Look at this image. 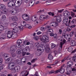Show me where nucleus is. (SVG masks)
Listing matches in <instances>:
<instances>
[{"label": "nucleus", "instance_id": "obj_26", "mask_svg": "<svg viewBox=\"0 0 76 76\" xmlns=\"http://www.w3.org/2000/svg\"><path fill=\"white\" fill-rule=\"evenodd\" d=\"M71 44L72 46H75L76 45V42L75 40H72L71 41Z\"/></svg>", "mask_w": 76, "mask_h": 76}, {"label": "nucleus", "instance_id": "obj_53", "mask_svg": "<svg viewBox=\"0 0 76 76\" xmlns=\"http://www.w3.org/2000/svg\"><path fill=\"white\" fill-rule=\"evenodd\" d=\"M22 47L24 49L26 48V45L24 44H23L22 45Z\"/></svg>", "mask_w": 76, "mask_h": 76}, {"label": "nucleus", "instance_id": "obj_30", "mask_svg": "<svg viewBox=\"0 0 76 76\" xmlns=\"http://www.w3.org/2000/svg\"><path fill=\"white\" fill-rule=\"evenodd\" d=\"M18 24L17 23L14 22L13 23H12L11 24V26H12L13 27H16L17 26Z\"/></svg>", "mask_w": 76, "mask_h": 76}, {"label": "nucleus", "instance_id": "obj_58", "mask_svg": "<svg viewBox=\"0 0 76 76\" xmlns=\"http://www.w3.org/2000/svg\"><path fill=\"white\" fill-rule=\"evenodd\" d=\"M45 29V28L43 27H42L40 28L41 31H43V30H44V29Z\"/></svg>", "mask_w": 76, "mask_h": 76}, {"label": "nucleus", "instance_id": "obj_64", "mask_svg": "<svg viewBox=\"0 0 76 76\" xmlns=\"http://www.w3.org/2000/svg\"><path fill=\"white\" fill-rule=\"evenodd\" d=\"M59 31L60 34H62V30L61 29H59Z\"/></svg>", "mask_w": 76, "mask_h": 76}, {"label": "nucleus", "instance_id": "obj_2", "mask_svg": "<svg viewBox=\"0 0 76 76\" xmlns=\"http://www.w3.org/2000/svg\"><path fill=\"white\" fill-rule=\"evenodd\" d=\"M73 64V62L72 61H69L67 63V65H68V66H67L66 67L67 72L66 73L67 75H70V74L72 73L71 70V69H70V68H71L70 66H72Z\"/></svg>", "mask_w": 76, "mask_h": 76}, {"label": "nucleus", "instance_id": "obj_22", "mask_svg": "<svg viewBox=\"0 0 76 76\" xmlns=\"http://www.w3.org/2000/svg\"><path fill=\"white\" fill-rule=\"evenodd\" d=\"M22 53H23V50L21 49L18 50L16 52V53L18 55L21 54Z\"/></svg>", "mask_w": 76, "mask_h": 76}, {"label": "nucleus", "instance_id": "obj_27", "mask_svg": "<svg viewBox=\"0 0 76 76\" xmlns=\"http://www.w3.org/2000/svg\"><path fill=\"white\" fill-rule=\"evenodd\" d=\"M5 27L6 26H0V31H3Z\"/></svg>", "mask_w": 76, "mask_h": 76}, {"label": "nucleus", "instance_id": "obj_42", "mask_svg": "<svg viewBox=\"0 0 76 76\" xmlns=\"http://www.w3.org/2000/svg\"><path fill=\"white\" fill-rule=\"evenodd\" d=\"M11 56L12 57H15L16 55V54H15V53H11Z\"/></svg>", "mask_w": 76, "mask_h": 76}, {"label": "nucleus", "instance_id": "obj_1", "mask_svg": "<svg viewBox=\"0 0 76 76\" xmlns=\"http://www.w3.org/2000/svg\"><path fill=\"white\" fill-rule=\"evenodd\" d=\"M15 63L13 62H11L8 65V68L9 69L13 71V73L19 72L20 69V67L19 66H17L15 67Z\"/></svg>", "mask_w": 76, "mask_h": 76}, {"label": "nucleus", "instance_id": "obj_49", "mask_svg": "<svg viewBox=\"0 0 76 76\" xmlns=\"http://www.w3.org/2000/svg\"><path fill=\"white\" fill-rule=\"evenodd\" d=\"M72 48H68V51H69V52H71L72 51Z\"/></svg>", "mask_w": 76, "mask_h": 76}, {"label": "nucleus", "instance_id": "obj_61", "mask_svg": "<svg viewBox=\"0 0 76 76\" xmlns=\"http://www.w3.org/2000/svg\"><path fill=\"white\" fill-rule=\"evenodd\" d=\"M53 37H54V38H57V34H54L53 35Z\"/></svg>", "mask_w": 76, "mask_h": 76}, {"label": "nucleus", "instance_id": "obj_46", "mask_svg": "<svg viewBox=\"0 0 76 76\" xmlns=\"http://www.w3.org/2000/svg\"><path fill=\"white\" fill-rule=\"evenodd\" d=\"M55 27L56 26H58L59 25V23H58L57 22H55Z\"/></svg>", "mask_w": 76, "mask_h": 76}, {"label": "nucleus", "instance_id": "obj_31", "mask_svg": "<svg viewBox=\"0 0 76 76\" xmlns=\"http://www.w3.org/2000/svg\"><path fill=\"white\" fill-rule=\"evenodd\" d=\"M51 45H51V48H52V49L54 48H56V45L55 44L52 43Z\"/></svg>", "mask_w": 76, "mask_h": 76}, {"label": "nucleus", "instance_id": "obj_47", "mask_svg": "<svg viewBox=\"0 0 76 76\" xmlns=\"http://www.w3.org/2000/svg\"><path fill=\"white\" fill-rule=\"evenodd\" d=\"M70 22H71V20H69L68 23L66 24L65 25H66V26H69V23H70Z\"/></svg>", "mask_w": 76, "mask_h": 76}, {"label": "nucleus", "instance_id": "obj_17", "mask_svg": "<svg viewBox=\"0 0 76 76\" xmlns=\"http://www.w3.org/2000/svg\"><path fill=\"white\" fill-rule=\"evenodd\" d=\"M0 9H1L2 10H6V7L4 5L0 4Z\"/></svg>", "mask_w": 76, "mask_h": 76}, {"label": "nucleus", "instance_id": "obj_44", "mask_svg": "<svg viewBox=\"0 0 76 76\" xmlns=\"http://www.w3.org/2000/svg\"><path fill=\"white\" fill-rule=\"evenodd\" d=\"M22 18L23 19H24V20H25L27 21V20H29L28 19H26V17H25V16H23V15H22Z\"/></svg>", "mask_w": 76, "mask_h": 76}, {"label": "nucleus", "instance_id": "obj_41", "mask_svg": "<svg viewBox=\"0 0 76 76\" xmlns=\"http://www.w3.org/2000/svg\"><path fill=\"white\" fill-rule=\"evenodd\" d=\"M18 28L19 29V30H20V31H21L22 29H23V26H19Z\"/></svg>", "mask_w": 76, "mask_h": 76}, {"label": "nucleus", "instance_id": "obj_18", "mask_svg": "<svg viewBox=\"0 0 76 76\" xmlns=\"http://www.w3.org/2000/svg\"><path fill=\"white\" fill-rule=\"evenodd\" d=\"M68 13H69V14ZM63 15L64 16H69V12L67 11L64 12H63Z\"/></svg>", "mask_w": 76, "mask_h": 76}, {"label": "nucleus", "instance_id": "obj_63", "mask_svg": "<svg viewBox=\"0 0 76 76\" xmlns=\"http://www.w3.org/2000/svg\"><path fill=\"white\" fill-rule=\"evenodd\" d=\"M11 13L12 15H15L16 13V12H14V11L11 12Z\"/></svg>", "mask_w": 76, "mask_h": 76}, {"label": "nucleus", "instance_id": "obj_32", "mask_svg": "<svg viewBox=\"0 0 76 76\" xmlns=\"http://www.w3.org/2000/svg\"><path fill=\"white\" fill-rule=\"evenodd\" d=\"M6 16L5 15H2V18H1V20H2L3 21L4 20H6Z\"/></svg>", "mask_w": 76, "mask_h": 76}, {"label": "nucleus", "instance_id": "obj_51", "mask_svg": "<svg viewBox=\"0 0 76 76\" xmlns=\"http://www.w3.org/2000/svg\"><path fill=\"white\" fill-rule=\"evenodd\" d=\"M37 60V58H35L34 59H33L31 61V63H34L35 61Z\"/></svg>", "mask_w": 76, "mask_h": 76}, {"label": "nucleus", "instance_id": "obj_19", "mask_svg": "<svg viewBox=\"0 0 76 76\" xmlns=\"http://www.w3.org/2000/svg\"><path fill=\"white\" fill-rule=\"evenodd\" d=\"M26 58H23L21 59V64L23 63V64H25L26 63Z\"/></svg>", "mask_w": 76, "mask_h": 76}, {"label": "nucleus", "instance_id": "obj_37", "mask_svg": "<svg viewBox=\"0 0 76 76\" xmlns=\"http://www.w3.org/2000/svg\"><path fill=\"white\" fill-rule=\"evenodd\" d=\"M70 69H71L72 70L71 71H72L73 72H76V69L75 68H70ZM75 75H76V74H75Z\"/></svg>", "mask_w": 76, "mask_h": 76}, {"label": "nucleus", "instance_id": "obj_59", "mask_svg": "<svg viewBox=\"0 0 76 76\" xmlns=\"http://www.w3.org/2000/svg\"><path fill=\"white\" fill-rule=\"evenodd\" d=\"M3 63V59L1 58H0V64H2Z\"/></svg>", "mask_w": 76, "mask_h": 76}, {"label": "nucleus", "instance_id": "obj_13", "mask_svg": "<svg viewBox=\"0 0 76 76\" xmlns=\"http://www.w3.org/2000/svg\"><path fill=\"white\" fill-rule=\"evenodd\" d=\"M55 17L56 18V21H57L59 23H60V22H61V18L60 16H55L54 17V18H55Z\"/></svg>", "mask_w": 76, "mask_h": 76}, {"label": "nucleus", "instance_id": "obj_6", "mask_svg": "<svg viewBox=\"0 0 76 76\" xmlns=\"http://www.w3.org/2000/svg\"><path fill=\"white\" fill-rule=\"evenodd\" d=\"M49 18V16L48 15H40V20H44L45 19H48Z\"/></svg>", "mask_w": 76, "mask_h": 76}, {"label": "nucleus", "instance_id": "obj_60", "mask_svg": "<svg viewBox=\"0 0 76 76\" xmlns=\"http://www.w3.org/2000/svg\"><path fill=\"white\" fill-rule=\"evenodd\" d=\"M64 10V9H62L61 10H60L59 11V10H58V12H59V13H61V12H63V11Z\"/></svg>", "mask_w": 76, "mask_h": 76}, {"label": "nucleus", "instance_id": "obj_50", "mask_svg": "<svg viewBox=\"0 0 76 76\" xmlns=\"http://www.w3.org/2000/svg\"><path fill=\"white\" fill-rule=\"evenodd\" d=\"M28 6L30 7H32V6H33V5L31 4V2L30 1L28 4Z\"/></svg>", "mask_w": 76, "mask_h": 76}, {"label": "nucleus", "instance_id": "obj_36", "mask_svg": "<svg viewBox=\"0 0 76 76\" xmlns=\"http://www.w3.org/2000/svg\"><path fill=\"white\" fill-rule=\"evenodd\" d=\"M36 22H36L37 23H40L41 22V21L40 19H37L35 20Z\"/></svg>", "mask_w": 76, "mask_h": 76}, {"label": "nucleus", "instance_id": "obj_43", "mask_svg": "<svg viewBox=\"0 0 76 76\" xmlns=\"http://www.w3.org/2000/svg\"><path fill=\"white\" fill-rule=\"evenodd\" d=\"M22 18L23 19H24V20H25L27 21V20H29L28 19H26V17H25V16H23V15H22Z\"/></svg>", "mask_w": 76, "mask_h": 76}, {"label": "nucleus", "instance_id": "obj_35", "mask_svg": "<svg viewBox=\"0 0 76 76\" xmlns=\"http://www.w3.org/2000/svg\"><path fill=\"white\" fill-rule=\"evenodd\" d=\"M48 14L49 15H52V16H54V13L53 12L52 13V12H50L48 13Z\"/></svg>", "mask_w": 76, "mask_h": 76}, {"label": "nucleus", "instance_id": "obj_54", "mask_svg": "<svg viewBox=\"0 0 76 76\" xmlns=\"http://www.w3.org/2000/svg\"><path fill=\"white\" fill-rule=\"evenodd\" d=\"M53 31V29H49V30H48V31H47V32H52Z\"/></svg>", "mask_w": 76, "mask_h": 76}, {"label": "nucleus", "instance_id": "obj_48", "mask_svg": "<svg viewBox=\"0 0 76 76\" xmlns=\"http://www.w3.org/2000/svg\"><path fill=\"white\" fill-rule=\"evenodd\" d=\"M48 36L43 35L42 37V38H48Z\"/></svg>", "mask_w": 76, "mask_h": 76}, {"label": "nucleus", "instance_id": "obj_3", "mask_svg": "<svg viewBox=\"0 0 76 76\" xmlns=\"http://www.w3.org/2000/svg\"><path fill=\"white\" fill-rule=\"evenodd\" d=\"M65 72V70L63 68H60L59 69L57 70L56 71H54V70H52L49 72V74L50 75V74H51L52 73H58V72H60V73H61L63 74Z\"/></svg>", "mask_w": 76, "mask_h": 76}, {"label": "nucleus", "instance_id": "obj_5", "mask_svg": "<svg viewBox=\"0 0 76 76\" xmlns=\"http://www.w3.org/2000/svg\"><path fill=\"white\" fill-rule=\"evenodd\" d=\"M16 2L15 0H12L11 2H8V5L9 7H12V6H14V4Z\"/></svg>", "mask_w": 76, "mask_h": 76}, {"label": "nucleus", "instance_id": "obj_23", "mask_svg": "<svg viewBox=\"0 0 76 76\" xmlns=\"http://www.w3.org/2000/svg\"><path fill=\"white\" fill-rule=\"evenodd\" d=\"M69 21V20H68V18H64V20H63V23H65L66 24V23H68V22Z\"/></svg>", "mask_w": 76, "mask_h": 76}, {"label": "nucleus", "instance_id": "obj_7", "mask_svg": "<svg viewBox=\"0 0 76 76\" xmlns=\"http://www.w3.org/2000/svg\"><path fill=\"white\" fill-rule=\"evenodd\" d=\"M13 32L10 31H8L7 32V37L8 38H10L13 35Z\"/></svg>", "mask_w": 76, "mask_h": 76}, {"label": "nucleus", "instance_id": "obj_15", "mask_svg": "<svg viewBox=\"0 0 76 76\" xmlns=\"http://www.w3.org/2000/svg\"><path fill=\"white\" fill-rule=\"evenodd\" d=\"M9 54L4 53V54L2 55L4 59H7V58H10L9 57Z\"/></svg>", "mask_w": 76, "mask_h": 76}, {"label": "nucleus", "instance_id": "obj_14", "mask_svg": "<svg viewBox=\"0 0 76 76\" xmlns=\"http://www.w3.org/2000/svg\"><path fill=\"white\" fill-rule=\"evenodd\" d=\"M66 40L65 39H63L62 40V42H61L60 43L59 47H60L61 48H62V47H63V45L65 43H66Z\"/></svg>", "mask_w": 76, "mask_h": 76}, {"label": "nucleus", "instance_id": "obj_9", "mask_svg": "<svg viewBox=\"0 0 76 76\" xmlns=\"http://www.w3.org/2000/svg\"><path fill=\"white\" fill-rule=\"evenodd\" d=\"M17 42V43L16 45L17 47H18V48H19V47H20V44H22V40H21L20 39H19L18 40Z\"/></svg>", "mask_w": 76, "mask_h": 76}, {"label": "nucleus", "instance_id": "obj_21", "mask_svg": "<svg viewBox=\"0 0 76 76\" xmlns=\"http://www.w3.org/2000/svg\"><path fill=\"white\" fill-rule=\"evenodd\" d=\"M22 59L20 58L18 59L15 61V62L17 64H19V63H21Z\"/></svg>", "mask_w": 76, "mask_h": 76}, {"label": "nucleus", "instance_id": "obj_34", "mask_svg": "<svg viewBox=\"0 0 76 76\" xmlns=\"http://www.w3.org/2000/svg\"><path fill=\"white\" fill-rule=\"evenodd\" d=\"M72 60L73 61H75L76 62V56L75 55L72 58Z\"/></svg>", "mask_w": 76, "mask_h": 76}, {"label": "nucleus", "instance_id": "obj_45", "mask_svg": "<svg viewBox=\"0 0 76 76\" xmlns=\"http://www.w3.org/2000/svg\"><path fill=\"white\" fill-rule=\"evenodd\" d=\"M22 18L23 19H24V20H25L27 21V20H29L28 19H26V17H25V16H23V15H22Z\"/></svg>", "mask_w": 76, "mask_h": 76}, {"label": "nucleus", "instance_id": "obj_10", "mask_svg": "<svg viewBox=\"0 0 76 76\" xmlns=\"http://www.w3.org/2000/svg\"><path fill=\"white\" fill-rule=\"evenodd\" d=\"M16 47H17L16 45H12L11 46L10 48V51H15L16 50Z\"/></svg>", "mask_w": 76, "mask_h": 76}, {"label": "nucleus", "instance_id": "obj_4", "mask_svg": "<svg viewBox=\"0 0 76 76\" xmlns=\"http://www.w3.org/2000/svg\"><path fill=\"white\" fill-rule=\"evenodd\" d=\"M43 47H45L44 45H41V46H39L37 47V49H39V51L40 53H42L44 51V49H43Z\"/></svg>", "mask_w": 76, "mask_h": 76}, {"label": "nucleus", "instance_id": "obj_12", "mask_svg": "<svg viewBox=\"0 0 76 76\" xmlns=\"http://www.w3.org/2000/svg\"><path fill=\"white\" fill-rule=\"evenodd\" d=\"M40 40L45 43H47V42H49L48 38H45V39L43 38H40Z\"/></svg>", "mask_w": 76, "mask_h": 76}, {"label": "nucleus", "instance_id": "obj_20", "mask_svg": "<svg viewBox=\"0 0 76 76\" xmlns=\"http://www.w3.org/2000/svg\"><path fill=\"white\" fill-rule=\"evenodd\" d=\"M5 61V63L7 64L9 62H8L10 61V62H11L12 61V58L11 57L9 58H7V59H4Z\"/></svg>", "mask_w": 76, "mask_h": 76}, {"label": "nucleus", "instance_id": "obj_55", "mask_svg": "<svg viewBox=\"0 0 76 76\" xmlns=\"http://www.w3.org/2000/svg\"><path fill=\"white\" fill-rule=\"evenodd\" d=\"M71 16H72V17H73L75 15V13H73V12H71Z\"/></svg>", "mask_w": 76, "mask_h": 76}, {"label": "nucleus", "instance_id": "obj_52", "mask_svg": "<svg viewBox=\"0 0 76 76\" xmlns=\"http://www.w3.org/2000/svg\"><path fill=\"white\" fill-rule=\"evenodd\" d=\"M75 19H73L71 22L70 24H72L73 25L74 23L75 22Z\"/></svg>", "mask_w": 76, "mask_h": 76}, {"label": "nucleus", "instance_id": "obj_57", "mask_svg": "<svg viewBox=\"0 0 76 76\" xmlns=\"http://www.w3.org/2000/svg\"><path fill=\"white\" fill-rule=\"evenodd\" d=\"M58 63V61H56V63H55V64H52V65H50V66H51H51H54L55 65H56V64H57Z\"/></svg>", "mask_w": 76, "mask_h": 76}, {"label": "nucleus", "instance_id": "obj_24", "mask_svg": "<svg viewBox=\"0 0 76 76\" xmlns=\"http://www.w3.org/2000/svg\"><path fill=\"white\" fill-rule=\"evenodd\" d=\"M18 20V18L16 16H14L12 18V20L13 22H15V21H16Z\"/></svg>", "mask_w": 76, "mask_h": 76}, {"label": "nucleus", "instance_id": "obj_62", "mask_svg": "<svg viewBox=\"0 0 76 76\" xmlns=\"http://www.w3.org/2000/svg\"><path fill=\"white\" fill-rule=\"evenodd\" d=\"M28 41V40L25 41L23 42V44H25V45H26Z\"/></svg>", "mask_w": 76, "mask_h": 76}, {"label": "nucleus", "instance_id": "obj_25", "mask_svg": "<svg viewBox=\"0 0 76 76\" xmlns=\"http://www.w3.org/2000/svg\"><path fill=\"white\" fill-rule=\"evenodd\" d=\"M19 29L18 28H13L12 31L14 32V33H17L18 32Z\"/></svg>", "mask_w": 76, "mask_h": 76}, {"label": "nucleus", "instance_id": "obj_28", "mask_svg": "<svg viewBox=\"0 0 76 76\" xmlns=\"http://www.w3.org/2000/svg\"><path fill=\"white\" fill-rule=\"evenodd\" d=\"M53 58V57L51 55V54H49L48 55V59H49V60H52Z\"/></svg>", "mask_w": 76, "mask_h": 76}, {"label": "nucleus", "instance_id": "obj_39", "mask_svg": "<svg viewBox=\"0 0 76 76\" xmlns=\"http://www.w3.org/2000/svg\"><path fill=\"white\" fill-rule=\"evenodd\" d=\"M72 58L71 57H66L64 58V59L65 60H70Z\"/></svg>", "mask_w": 76, "mask_h": 76}, {"label": "nucleus", "instance_id": "obj_11", "mask_svg": "<svg viewBox=\"0 0 76 76\" xmlns=\"http://www.w3.org/2000/svg\"><path fill=\"white\" fill-rule=\"evenodd\" d=\"M22 76H27L29 75V72L24 71L21 72Z\"/></svg>", "mask_w": 76, "mask_h": 76}, {"label": "nucleus", "instance_id": "obj_40", "mask_svg": "<svg viewBox=\"0 0 76 76\" xmlns=\"http://www.w3.org/2000/svg\"><path fill=\"white\" fill-rule=\"evenodd\" d=\"M30 2L34 6V4L35 3V0H32Z\"/></svg>", "mask_w": 76, "mask_h": 76}, {"label": "nucleus", "instance_id": "obj_29", "mask_svg": "<svg viewBox=\"0 0 76 76\" xmlns=\"http://www.w3.org/2000/svg\"><path fill=\"white\" fill-rule=\"evenodd\" d=\"M26 28H27L28 29H31V28H32V27L31 26V24H26Z\"/></svg>", "mask_w": 76, "mask_h": 76}, {"label": "nucleus", "instance_id": "obj_16", "mask_svg": "<svg viewBox=\"0 0 76 76\" xmlns=\"http://www.w3.org/2000/svg\"><path fill=\"white\" fill-rule=\"evenodd\" d=\"M40 49H37V50L35 52V54H36L38 56H40L42 53L41 52H40V51H39Z\"/></svg>", "mask_w": 76, "mask_h": 76}, {"label": "nucleus", "instance_id": "obj_56", "mask_svg": "<svg viewBox=\"0 0 76 76\" xmlns=\"http://www.w3.org/2000/svg\"><path fill=\"white\" fill-rule=\"evenodd\" d=\"M23 26H26V22H25V21H23Z\"/></svg>", "mask_w": 76, "mask_h": 76}, {"label": "nucleus", "instance_id": "obj_8", "mask_svg": "<svg viewBox=\"0 0 76 76\" xmlns=\"http://www.w3.org/2000/svg\"><path fill=\"white\" fill-rule=\"evenodd\" d=\"M48 45H49L48 44H46V45L45 46L46 48L45 50L46 53H50V51H51L50 48H49V46Z\"/></svg>", "mask_w": 76, "mask_h": 76}, {"label": "nucleus", "instance_id": "obj_33", "mask_svg": "<svg viewBox=\"0 0 76 76\" xmlns=\"http://www.w3.org/2000/svg\"><path fill=\"white\" fill-rule=\"evenodd\" d=\"M37 18V17H33L31 18V19L32 20V21H33V22H35V19Z\"/></svg>", "mask_w": 76, "mask_h": 76}, {"label": "nucleus", "instance_id": "obj_38", "mask_svg": "<svg viewBox=\"0 0 76 76\" xmlns=\"http://www.w3.org/2000/svg\"><path fill=\"white\" fill-rule=\"evenodd\" d=\"M75 34V32L74 31L71 32L70 33V37H72L73 35H74V34Z\"/></svg>", "mask_w": 76, "mask_h": 76}]
</instances>
